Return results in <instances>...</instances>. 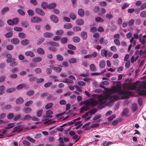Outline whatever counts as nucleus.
Instances as JSON below:
<instances>
[{
	"instance_id": "nucleus-15",
	"label": "nucleus",
	"mask_w": 146,
	"mask_h": 146,
	"mask_svg": "<svg viewBox=\"0 0 146 146\" xmlns=\"http://www.w3.org/2000/svg\"><path fill=\"white\" fill-rule=\"evenodd\" d=\"M81 36L84 40H86L88 36L87 33L85 31H82L81 33Z\"/></svg>"
},
{
	"instance_id": "nucleus-18",
	"label": "nucleus",
	"mask_w": 146,
	"mask_h": 146,
	"mask_svg": "<svg viewBox=\"0 0 146 146\" xmlns=\"http://www.w3.org/2000/svg\"><path fill=\"white\" fill-rule=\"evenodd\" d=\"M78 13L80 17H82L84 16V11L82 9H80L78 10Z\"/></svg>"
},
{
	"instance_id": "nucleus-51",
	"label": "nucleus",
	"mask_w": 146,
	"mask_h": 146,
	"mask_svg": "<svg viewBox=\"0 0 146 146\" xmlns=\"http://www.w3.org/2000/svg\"><path fill=\"white\" fill-rule=\"evenodd\" d=\"M54 70L56 72H60L62 70V68L58 67H55L54 68Z\"/></svg>"
},
{
	"instance_id": "nucleus-8",
	"label": "nucleus",
	"mask_w": 146,
	"mask_h": 146,
	"mask_svg": "<svg viewBox=\"0 0 146 146\" xmlns=\"http://www.w3.org/2000/svg\"><path fill=\"white\" fill-rule=\"evenodd\" d=\"M35 11L37 13L39 14L40 15L43 16L45 15V13L40 8H36L35 9Z\"/></svg>"
},
{
	"instance_id": "nucleus-13",
	"label": "nucleus",
	"mask_w": 146,
	"mask_h": 146,
	"mask_svg": "<svg viewBox=\"0 0 146 146\" xmlns=\"http://www.w3.org/2000/svg\"><path fill=\"white\" fill-rule=\"evenodd\" d=\"M24 101L22 97L17 98L16 100V103L17 104H22Z\"/></svg>"
},
{
	"instance_id": "nucleus-50",
	"label": "nucleus",
	"mask_w": 146,
	"mask_h": 146,
	"mask_svg": "<svg viewBox=\"0 0 146 146\" xmlns=\"http://www.w3.org/2000/svg\"><path fill=\"white\" fill-rule=\"evenodd\" d=\"M27 13L28 15L31 16H33L34 15V13L33 11L31 9H29L27 11Z\"/></svg>"
},
{
	"instance_id": "nucleus-30",
	"label": "nucleus",
	"mask_w": 146,
	"mask_h": 146,
	"mask_svg": "<svg viewBox=\"0 0 146 146\" xmlns=\"http://www.w3.org/2000/svg\"><path fill=\"white\" fill-rule=\"evenodd\" d=\"M128 111L129 109L128 108H125L123 111V113L122 114V116H125L128 113Z\"/></svg>"
},
{
	"instance_id": "nucleus-62",
	"label": "nucleus",
	"mask_w": 146,
	"mask_h": 146,
	"mask_svg": "<svg viewBox=\"0 0 146 146\" xmlns=\"http://www.w3.org/2000/svg\"><path fill=\"white\" fill-rule=\"evenodd\" d=\"M32 117L29 115H25L24 117V119L26 120H29L31 119Z\"/></svg>"
},
{
	"instance_id": "nucleus-53",
	"label": "nucleus",
	"mask_w": 146,
	"mask_h": 146,
	"mask_svg": "<svg viewBox=\"0 0 146 146\" xmlns=\"http://www.w3.org/2000/svg\"><path fill=\"white\" fill-rule=\"evenodd\" d=\"M23 144L26 146H29L31 145V143L27 140H24L23 141Z\"/></svg>"
},
{
	"instance_id": "nucleus-24",
	"label": "nucleus",
	"mask_w": 146,
	"mask_h": 146,
	"mask_svg": "<svg viewBox=\"0 0 146 146\" xmlns=\"http://www.w3.org/2000/svg\"><path fill=\"white\" fill-rule=\"evenodd\" d=\"M29 41L27 39H24L21 42V44L23 45H26L29 44Z\"/></svg>"
},
{
	"instance_id": "nucleus-2",
	"label": "nucleus",
	"mask_w": 146,
	"mask_h": 146,
	"mask_svg": "<svg viewBox=\"0 0 146 146\" xmlns=\"http://www.w3.org/2000/svg\"><path fill=\"white\" fill-rule=\"evenodd\" d=\"M84 103L85 106L80 109V111L81 112L86 111L89 110L90 109L89 108V106L90 105H91L92 107H93L97 104V102L96 100L91 98L88 100H86L85 101Z\"/></svg>"
},
{
	"instance_id": "nucleus-40",
	"label": "nucleus",
	"mask_w": 146,
	"mask_h": 146,
	"mask_svg": "<svg viewBox=\"0 0 146 146\" xmlns=\"http://www.w3.org/2000/svg\"><path fill=\"white\" fill-rule=\"evenodd\" d=\"M68 62L70 63H75L77 62V60L74 58H70L68 60Z\"/></svg>"
},
{
	"instance_id": "nucleus-35",
	"label": "nucleus",
	"mask_w": 146,
	"mask_h": 146,
	"mask_svg": "<svg viewBox=\"0 0 146 146\" xmlns=\"http://www.w3.org/2000/svg\"><path fill=\"white\" fill-rule=\"evenodd\" d=\"M14 116L15 115L13 113H9L7 116V118L9 119L14 118Z\"/></svg>"
},
{
	"instance_id": "nucleus-36",
	"label": "nucleus",
	"mask_w": 146,
	"mask_h": 146,
	"mask_svg": "<svg viewBox=\"0 0 146 146\" xmlns=\"http://www.w3.org/2000/svg\"><path fill=\"white\" fill-rule=\"evenodd\" d=\"M18 36L20 38L22 39L25 38L26 37L25 34L23 32L19 33L18 34Z\"/></svg>"
},
{
	"instance_id": "nucleus-7",
	"label": "nucleus",
	"mask_w": 146,
	"mask_h": 146,
	"mask_svg": "<svg viewBox=\"0 0 146 146\" xmlns=\"http://www.w3.org/2000/svg\"><path fill=\"white\" fill-rule=\"evenodd\" d=\"M139 82V81H137L133 83L132 85H131L130 86L128 87V89L130 90H135L137 88L136 84L137 83Z\"/></svg>"
},
{
	"instance_id": "nucleus-6",
	"label": "nucleus",
	"mask_w": 146,
	"mask_h": 146,
	"mask_svg": "<svg viewBox=\"0 0 146 146\" xmlns=\"http://www.w3.org/2000/svg\"><path fill=\"white\" fill-rule=\"evenodd\" d=\"M31 22L32 23H39L42 21V19L36 16L32 17L31 18Z\"/></svg>"
},
{
	"instance_id": "nucleus-61",
	"label": "nucleus",
	"mask_w": 146,
	"mask_h": 146,
	"mask_svg": "<svg viewBox=\"0 0 146 146\" xmlns=\"http://www.w3.org/2000/svg\"><path fill=\"white\" fill-rule=\"evenodd\" d=\"M115 116H116L115 115H112L111 116L108 118V120L109 121H111L115 118Z\"/></svg>"
},
{
	"instance_id": "nucleus-58",
	"label": "nucleus",
	"mask_w": 146,
	"mask_h": 146,
	"mask_svg": "<svg viewBox=\"0 0 146 146\" xmlns=\"http://www.w3.org/2000/svg\"><path fill=\"white\" fill-rule=\"evenodd\" d=\"M134 22V20L133 19H131L130 20L128 23L129 26L131 27L133 25Z\"/></svg>"
},
{
	"instance_id": "nucleus-4",
	"label": "nucleus",
	"mask_w": 146,
	"mask_h": 146,
	"mask_svg": "<svg viewBox=\"0 0 146 146\" xmlns=\"http://www.w3.org/2000/svg\"><path fill=\"white\" fill-rule=\"evenodd\" d=\"M53 113V111L51 110H49L47 111L46 112V116H44L43 117V121L46 120L48 119V118H46V117L51 118L52 117V116L51 115Z\"/></svg>"
},
{
	"instance_id": "nucleus-33",
	"label": "nucleus",
	"mask_w": 146,
	"mask_h": 146,
	"mask_svg": "<svg viewBox=\"0 0 146 146\" xmlns=\"http://www.w3.org/2000/svg\"><path fill=\"white\" fill-rule=\"evenodd\" d=\"M56 56L57 59L59 61H62L64 59L63 56L59 54L56 55Z\"/></svg>"
},
{
	"instance_id": "nucleus-54",
	"label": "nucleus",
	"mask_w": 146,
	"mask_h": 146,
	"mask_svg": "<svg viewBox=\"0 0 146 146\" xmlns=\"http://www.w3.org/2000/svg\"><path fill=\"white\" fill-rule=\"evenodd\" d=\"M41 5L42 8L44 9L47 8V6H48V5H47L46 3L45 2H43L41 4Z\"/></svg>"
},
{
	"instance_id": "nucleus-31",
	"label": "nucleus",
	"mask_w": 146,
	"mask_h": 146,
	"mask_svg": "<svg viewBox=\"0 0 146 146\" xmlns=\"http://www.w3.org/2000/svg\"><path fill=\"white\" fill-rule=\"evenodd\" d=\"M68 39L66 37L62 38L61 39V42L63 44H66L67 43Z\"/></svg>"
},
{
	"instance_id": "nucleus-28",
	"label": "nucleus",
	"mask_w": 146,
	"mask_h": 146,
	"mask_svg": "<svg viewBox=\"0 0 146 146\" xmlns=\"http://www.w3.org/2000/svg\"><path fill=\"white\" fill-rule=\"evenodd\" d=\"M37 52L38 54H43L44 53V50L41 48H37Z\"/></svg>"
},
{
	"instance_id": "nucleus-20",
	"label": "nucleus",
	"mask_w": 146,
	"mask_h": 146,
	"mask_svg": "<svg viewBox=\"0 0 146 146\" xmlns=\"http://www.w3.org/2000/svg\"><path fill=\"white\" fill-rule=\"evenodd\" d=\"M73 41L75 43H78L80 41V39L79 37L78 36H74L72 38Z\"/></svg>"
},
{
	"instance_id": "nucleus-55",
	"label": "nucleus",
	"mask_w": 146,
	"mask_h": 146,
	"mask_svg": "<svg viewBox=\"0 0 146 146\" xmlns=\"http://www.w3.org/2000/svg\"><path fill=\"white\" fill-rule=\"evenodd\" d=\"M21 117V115L20 114L16 115L13 118L14 121H16L20 119Z\"/></svg>"
},
{
	"instance_id": "nucleus-22",
	"label": "nucleus",
	"mask_w": 146,
	"mask_h": 146,
	"mask_svg": "<svg viewBox=\"0 0 146 146\" xmlns=\"http://www.w3.org/2000/svg\"><path fill=\"white\" fill-rule=\"evenodd\" d=\"M76 23L79 25H81L84 24V20L82 19H77L76 20Z\"/></svg>"
},
{
	"instance_id": "nucleus-21",
	"label": "nucleus",
	"mask_w": 146,
	"mask_h": 146,
	"mask_svg": "<svg viewBox=\"0 0 146 146\" xmlns=\"http://www.w3.org/2000/svg\"><path fill=\"white\" fill-rule=\"evenodd\" d=\"M56 7V4L55 3H51L48 5L47 8L49 9H52Z\"/></svg>"
},
{
	"instance_id": "nucleus-41",
	"label": "nucleus",
	"mask_w": 146,
	"mask_h": 146,
	"mask_svg": "<svg viewBox=\"0 0 146 146\" xmlns=\"http://www.w3.org/2000/svg\"><path fill=\"white\" fill-rule=\"evenodd\" d=\"M73 30L74 31H78L81 30V28L78 26H74L72 27Z\"/></svg>"
},
{
	"instance_id": "nucleus-26",
	"label": "nucleus",
	"mask_w": 146,
	"mask_h": 146,
	"mask_svg": "<svg viewBox=\"0 0 146 146\" xmlns=\"http://www.w3.org/2000/svg\"><path fill=\"white\" fill-rule=\"evenodd\" d=\"M105 62L104 60H102L100 62L99 66L100 68H104L105 66Z\"/></svg>"
},
{
	"instance_id": "nucleus-37",
	"label": "nucleus",
	"mask_w": 146,
	"mask_h": 146,
	"mask_svg": "<svg viewBox=\"0 0 146 146\" xmlns=\"http://www.w3.org/2000/svg\"><path fill=\"white\" fill-rule=\"evenodd\" d=\"M7 126L8 127H6L5 129H9L14 127L15 126L14 123H11L7 124Z\"/></svg>"
},
{
	"instance_id": "nucleus-47",
	"label": "nucleus",
	"mask_w": 146,
	"mask_h": 146,
	"mask_svg": "<svg viewBox=\"0 0 146 146\" xmlns=\"http://www.w3.org/2000/svg\"><path fill=\"white\" fill-rule=\"evenodd\" d=\"M15 90V88H12L7 89L6 90V92L7 93H10L14 91Z\"/></svg>"
},
{
	"instance_id": "nucleus-23",
	"label": "nucleus",
	"mask_w": 146,
	"mask_h": 146,
	"mask_svg": "<svg viewBox=\"0 0 146 146\" xmlns=\"http://www.w3.org/2000/svg\"><path fill=\"white\" fill-rule=\"evenodd\" d=\"M21 25L23 27H27L29 26V24L28 22L25 21H22L21 22Z\"/></svg>"
},
{
	"instance_id": "nucleus-46",
	"label": "nucleus",
	"mask_w": 146,
	"mask_h": 146,
	"mask_svg": "<svg viewBox=\"0 0 146 146\" xmlns=\"http://www.w3.org/2000/svg\"><path fill=\"white\" fill-rule=\"evenodd\" d=\"M68 47L71 50H74L76 49V47L75 46L71 44H68Z\"/></svg>"
},
{
	"instance_id": "nucleus-3",
	"label": "nucleus",
	"mask_w": 146,
	"mask_h": 146,
	"mask_svg": "<svg viewBox=\"0 0 146 146\" xmlns=\"http://www.w3.org/2000/svg\"><path fill=\"white\" fill-rule=\"evenodd\" d=\"M100 96H104V95H98V100L99 101V102L100 103V104L99 105V108H104L105 106V103L106 102L107 100L108 99V98H106V99H105V100H100Z\"/></svg>"
},
{
	"instance_id": "nucleus-14",
	"label": "nucleus",
	"mask_w": 146,
	"mask_h": 146,
	"mask_svg": "<svg viewBox=\"0 0 146 146\" xmlns=\"http://www.w3.org/2000/svg\"><path fill=\"white\" fill-rule=\"evenodd\" d=\"M53 36L52 33L49 32H46L44 33L43 34V36L46 38H49Z\"/></svg>"
},
{
	"instance_id": "nucleus-38",
	"label": "nucleus",
	"mask_w": 146,
	"mask_h": 146,
	"mask_svg": "<svg viewBox=\"0 0 146 146\" xmlns=\"http://www.w3.org/2000/svg\"><path fill=\"white\" fill-rule=\"evenodd\" d=\"M24 112L25 113L27 114L30 113L31 111L32 110L31 108L28 107L25 108L24 109Z\"/></svg>"
},
{
	"instance_id": "nucleus-16",
	"label": "nucleus",
	"mask_w": 146,
	"mask_h": 146,
	"mask_svg": "<svg viewBox=\"0 0 146 146\" xmlns=\"http://www.w3.org/2000/svg\"><path fill=\"white\" fill-rule=\"evenodd\" d=\"M107 52L108 51L105 49H102L101 50V54L102 56H105L106 57L107 56Z\"/></svg>"
},
{
	"instance_id": "nucleus-64",
	"label": "nucleus",
	"mask_w": 146,
	"mask_h": 146,
	"mask_svg": "<svg viewBox=\"0 0 146 146\" xmlns=\"http://www.w3.org/2000/svg\"><path fill=\"white\" fill-rule=\"evenodd\" d=\"M18 12L19 13L21 16H24L25 15V12L21 9H18Z\"/></svg>"
},
{
	"instance_id": "nucleus-59",
	"label": "nucleus",
	"mask_w": 146,
	"mask_h": 146,
	"mask_svg": "<svg viewBox=\"0 0 146 146\" xmlns=\"http://www.w3.org/2000/svg\"><path fill=\"white\" fill-rule=\"evenodd\" d=\"M64 31L62 30H60L57 31L56 32V34L57 35H61L63 34Z\"/></svg>"
},
{
	"instance_id": "nucleus-44",
	"label": "nucleus",
	"mask_w": 146,
	"mask_h": 146,
	"mask_svg": "<svg viewBox=\"0 0 146 146\" xmlns=\"http://www.w3.org/2000/svg\"><path fill=\"white\" fill-rule=\"evenodd\" d=\"M97 111V109L95 108L91 110L90 111H88L90 115H91L92 114H94Z\"/></svg>"
},
{
	"instance_id": "nucleus-27",
	"label": "nucleus",
	"mask_w": 146,
	"mask_h": 146,
	"mask_svg": "<svg viewBox=\"0 0 146 146\" xmlns=\"http://www.w3.org/2000/svg\"><path fill=\"white\" fill-rule=\"evenodd\" d=\"M5 89V86H4L2 85L0 86V95L4 93Z\"/></svg>"
},
{
	"instance_id": "nucleus-52",
	"label": "nucleus",
	"mask_w": 146,
	"mask_h": 146,
	"mask_svg": "<svg viewBox=\"0 0 146 146\" xmlns=\"http://www.w3.org/2000/svg\"><path fill=\"white\" fill-rule=\"evenodd\" d=\"M25 86V85L23 84H21L18 85L16 87L17 89L19 90L23 88Z\"/></svg>"
},
{
	"instance_id": "nucleus-45",
	"label": "nucleus",
	"mask_w": 146,
	"mask_h": 146,
	"mask_svg": "<svg viewBox=\"0 0 146 146\" xmlns=\"http://www.w3.org/2000/svg\"><path fill=\"white\" fill-rule=\"evenodd\" d=\"M53 105V104L52 103H48L45 106V108L46 109H48L50 108Z\"/></svg>"
},
{
	"instance_id": "nucleus-34",
	"label": "nucleus",
	"mask_w": 146,
	"mask_h": 146,
	"mask_svg": "<svg viewBox=\"0 0 146 146\" xmlns=\"http://www.w3.org/2000/svg\"><path fill=\"white\" fill-rule=\"evenodd\" d=\"M13 24L14 25H17L19 23V19L17 18H15L12 20Z\"/></svg>"
},
{
	"instance_id": "nucleus-1",
	"label": "nucleus",
	"mask_w": 146,
	"mask_h": 146,
	"mask_svg": "<svg viewBox=\"0 0 146 146\" xmlns=\"http://www.w3.org/2000/svg\"><path fill=\"white\" fill-rule=\"evenodd\" d=\"M115 92L118 93L120 95H125L121 97V99H127L132 96L131 92L121 90L120 85L116 84V87L113 86L111 89L108 90L105 93L104 96H100V100H104L109 98L111 93H114Z\"/></svg>"
},
{
	"instance_id": "nucleus-42",
	"label": "nucleus",
	"mask_w": 146,
	"mask_h": 146,
	"mask_svg": "<svg viewBox=\"0 0 146 146\" xmlns=\"http://www.w3.org/2000/svg\"><path fill=\"white\" fill-rule=\"evenodd\" d=\"M9 9L8 7H4L2 9L1 13L2 14L4 15L5 13L9 11Z\"/></svg>"
},
{
	"instance_id": "nucleus-49",
	"label": "nucleus",
	"mask_w": 146,
	"mask_h": 146,
	"mask_svg": "<svg viewBox=\"0 0 146 146\" xmlns=\"http://www.w3.org/2000/svg\"><path fill=\"white\" fill-rule=\"evenodd\" d=\"M45 40V39L44 38H41L38 39L37 42V45H40Z\"/></svg>"
},
{
	"instance_id": "nucleus-43",
	"label": "nucleus",
	"mask_w": 146,
	"mask_h": 146,
	"mask_svg": "<svg viewBox=\"0 0 146 146\" xmlns=\"http://www.w3.org/2000/svg\"><path fill=\"white\" fill-rule=\"evenodd\" d=\"M13 35V33L12 32L10 31L8 32L5 35V37L6 38H9L11 37Z\"/></svg>"
},
{
	"instance_id": "nucleus-63",
	"label": "nucleus",
	"mask_w": 146,
	"mask_h": 146,
	"mask_svg": "<svg viewBox=\"0 0 146 146\" xmlns=\"http://www.w3.org/2000/svg\"><path fill=\"white\" fill-rule=\"evenodd\" d=\"M18 77V75L16 74H13L10 75L9 76V78H14L15 79Z\"/></svg>"
},
{
	"instance_id": "nucleus-11",
	"label": "nucleus",
	"mask_w": 146,
	"mask_h": 146,
	"mask_svg": "<svg viewBox=\"0 0 146 146\" xmlns=\"http://www.w3.org/2000/svg\"><path fill=\"white\" fill-rule=\"evenodd\" d=\"M108 99H109L110 100H113L114 101H116L118 100L119 99V96L117 95H113L111 96H110Z\"/></svg>"
},
{
	"instance_id": "nucleus-32",
	"label": "nucleus",
	"mask_w": 146,
	"mask_h": 146,
	"mask_svg": "<svg viewBox=\"0 0 146 146\" xmlns=\"http://www.w3.org/2000/svg\"><path fill=\"white\" fill-rule=\"evenodd\" d=\"M137 106L136 104H133L132 105L131 110L133 112L137 110Z\"/></svg>"
},
{
	"instance_id": "nucleus-56",
	"label": "nucleus",
	"mask_w": 146,
	"mask_h": 146,
	"mask_svg": "<svg viewBox=\"0 0 146 146\" xmlns=\"http://www.w3.org/2000/svg\"><path fill=\"white\" fill-rule=\"evenodd\" d=\"M43 110H40L38 111L36 115L38 117H40L42 114Z\"/></svg>"
},
{
	"instance_id": "nucleus-57",
	"label": "nucleus",
	"mask_w": 146,
	"mask_h": 146,
	"mask_svg": "<svg viewBox=\"0 0 146 146\" xmlns=\"http://www.w3.org/2000/svg\"><path fill=\"white\" fill-rule=\"evenodd\" d=\"M33 103V102L32 100H29L25 104V105L27 107L30 106Z\"/></svg>"
},
{
	"instance_id": "nucleus-39",
	"label": "nucleus",
	"mask_w": 146,
	"mask_h": 146,
	"mask_svg": "<svg viewBox=\"0 0 146 146\" xmlns=\"http://www.w3.org/2000/svg\"><path fill=\"white\" fill-rule=\"evenodd\" d=\"M49 43L50 45L52 46L59 47L60 46L58 43L54 41L50 42H49Z\"/></svg>"
},
{
	"instance_id": "nucleus-12",
	"label": "nucleus",
	"mask_w": 146,
	"mask_h": 146,
	"mask_svg": "<svg viewBox=\"0 0 146 146\" xmlns=\"http://www.w3.org/2000/svg\"><path fill=\"white\" fill-rule=\"evenodd\" d=\"M14 129V130H13L12 132L13 133H14L16 132H20L22 131L23 130V129L21 128V127L19 126L15 127Z\"/></svg>"
},
{
	"instance_id": "nucleus-48",
	"label": "nucleus",
	"mask_w": 146,
	"mask_h": 146,
	"mask_svg": "<svg viewBox=\"0 0 146 146\" xmlns=\"http://www.w3.org/2000/svg\"><path fill=\"white\" fill-rule=\"evenodd\" d=\"M140 16L142 18H145L146 17V11H141L140 13Z\"/></svg>"
},
{
	"instance_id": "nucleus-17",
	"label": "nucleus",
	"mask_w": 146,
	"mask_h": 146,
	"mask_svg": "<svg viewBox=\"0 0 146 146\" xmlns=\"http://www.w3.org/2000/svg\"><path fill=\"white\" fill-rule=\"evenodd\" d=\"M25 54L27 56H29L31 57H34L35 56V55L33 52L31 51H28L26 52Z\"/></svg>"
},
{
	"instance_id": "nucleus-25",
	"label": "nucleus",
	"mask_w": 146,
	"mask_h": 146,
	"mask_svg": "<svg viewBox=\"0 0 146 146\" xmlns=\"http://www.w3.org/2000/svg\"><path fill=\"white\" fill-rule=\"evenodd\" d=\"M42 60V58L40 57H36L33 58L32 59V61L33 62H39Z\"/></svg>"
},
{
	"instance_id": "nucleus-60",
	"label": "nucleus",
	"mask_w": 146,
	"mask_h": 146,
	"mask_svg": "<svg viewBox=\"0 0 146 146\" xmlns=\"http://www.w3.org/2000/svg\"><path fill=\"white\" fill-rule=\"evenodd\" d=\"M95 20L97 22H103L104 21L103 19H102V18L100 17H97L96 18Z\"/></svg>"
},
{
	"instance_id": "nucleus-19",
	"label": "nucleus",
	"mask_w": 146,
	"mask_h": 146,
	"mask_svg": "<svg viewBox=\"0 0 146 146\" xmlns=\"http://www.w3.org/2000/svg\"><path fill=\"white\" fill-rule=\"evenodd\" d=\"M11 42L13 44H17L20 42L19 40L17 38H13L11 39Z\"/></svg>"
},
{
	"instance_id": "nucleus-10",
	"label": "nucleus",
	"mask_w": 146,
	"mask_h": 146,
	"mask_svg": "<svg viewBox=\"0 0 146 146\" xmlns=\"http://www.w3.org/2000/svg\"><path fill=\"white\" fill-rule=\"evenodd\" d=\"M51 20L55 23H57L58 21V18L54 15H52L50 17Z\"/></svg>"
},
{
	"instance_id": "nucleus-9",
	"label": "nucleus",
	"mask_w": 146,
	"mask_h": 146,
	"mask_svg": "<svg viewBox=\"0 0 146 146\" xmlns=\"http://www.w3.org/2000/svg\"><path fill=\"white\" fill-rule=\"evenodd\" d=\"M138 91V94L140 96H143L146 95V90H141L140 89H138L137 90Z\"/></svg>"
},
{
	"instance_id": "nucleus-5",
	"label": "nucleus",
	"mask_w": 146,
	"mask_h": 146,
	"mask_svg": "<svg viewBox=\"0 0 146 146\" xmlns=\"http://www.w3.org/2000/svg\"><path fill=\"white\" fill-rule=\"evenodd\" d=\"M6 57L7 58L6 60V62L7 63H9L14 61L15 60V58H12V56L10 54H6Z\"/></svg>"
},
{
	"instance_id": "nucleus-29",
	"label": "nucleus",
	"mask_w": 146,
	"mask_h": 146,
	"mask_svg": "<svg viewBox=\"0 0 146 146\" xmlns=\"http://www.w3.org/2000/svg\"><path fill=\"white\" fill-rule=\"evenodd\" d=\"M72 27V25L71 23H66L64 25V27L66 29H70Z\"/></svg>"
}]
</instances>
